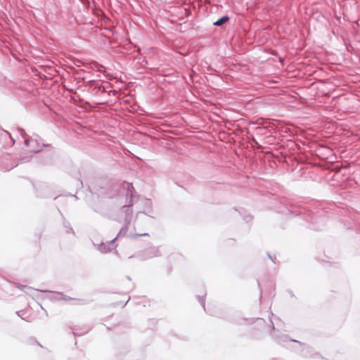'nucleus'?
Returning a JSON list of instances; mask_svg holds the SVG:
<instances>
[{
    "label": "nucleus",
    "mask_w": 360,
    "mask_h": 360,
    "mask_svg": "<svg viewBox=\"0 0 360 360\" xmlns=\"http://www.w3.org/2000/svg\"><path fill=\"white\" fill-rule=\"evenodd\" d=\"M256 324H257V326H259L264 327V326H265L266 323H265V321H264L263 319H258V320L256 321Z\"/></svg>",
    "instance_id": "nucleus-2"
},
{
    "label": "nucleus",
    "mask_w": 360,
    "mask_h": 360,
    "mask_svg": "<svg viewBox=\"0 0 360 360\" xmlns=\"http://www.w3.org/2000/svg\"><path fill=\"white\" fill-rule=\"evenodd\" d=\"M229 20V18L228 16H223L221 18H219L218 20L214 22V25L215 26H221L225 22H226Z\"/></svg>",
    "instance_id": "nucleus-1"
}]
</instances>
